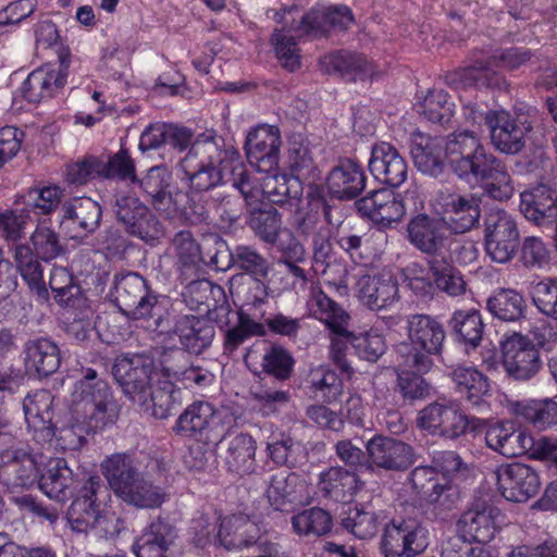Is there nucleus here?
<instances>
[{"label": "nucleus", "instance_id": "f257e3e1", "mask_svg": "<svg viewBox=\"0 0 557 557\" xmlns=\"http://www.w3.org/2000/svg\"><path fill=\"white\" fill-rule=\"evenodd\" d=\"M119 409L107 381L99 377L94 369H86L72 393L69 426L61 430V438L67 446L76 448L85 436L113 425Z\"/></svg>", "mask_w": 557, "mask_h": 557}, {"label": "nucleus", "instance_id": "f03ea898", "mask_svg": "<svg viewBox=\"0 0 557 557\" xmlns=\"http://www.w3.org/2000/svg\"><path fill=\"white\" fill-rule=\"evenodd\" d=\"M183 168L190 185L196 190H212L224 184V174L230 171L233 186L251 177L245 169L239 151L215 135L201 134L184 156Z\"/></svg>", "mask_w": 557, "mask_h": 557}, {"label": "nucleus", "instance_id": "7ed1b4c3", "mask_svg": "<svg viewBox=\"0 0 557 557\" xmlns=\"http://www.w3.org/2000/svg\"><path fill=\"white\" fill-rule=\"evenodd\" d=\"M100 467L114 495L125 504L138 509H157L166 500L165 488L140 472L131 455L112 454Z\"/></svg>", "mask_w": 557, "mask_h": 557}, {"label": "nucleus", "instance_id": "20e7f679", "mask_svg": "<svg viewBox=\"0 0 557 557\" xmlns=\"http://www.w3.org/2000/svg\"><path fill=\"white\" fill-rule=\"evenodd\" d=\"M407 341L396 346V355L406 358L407 366L431 370L433 357L443 351L446 333L441 321L430 314H409L406 318Z\"/></svg>", "mask_w": 557, "mask_h": 557}, {"label": "nucleus", "instance_id": "39448f33", "mask_svg": "<svg viewBox=\"0 0 557 557\" xmlns=\"http://www.w3.org/2000/svg\"><path fill=\"white\" fill-rule=\"evenodd\" d=\"M233 420L211 403L197 400L178 416L176 434L201 442L205 445L220 443L228 433Z\"/></svg>", "mask_w": 557, "mask_h": 557}, {"label": "nucleus", "instance_id": "423d86ee", "mask_svg": "<svg viewBox=\"0 0 557 557\" xmlns=\"http://www.w3.org/2000/svg\"><path fill=\"white\" fill-rule=\"evenodd\" d=\"M485 420L467 416L456 399L438 398L419 411L418 426L430 435L456 440L468 429L478 431Z\"/></svg>", "mask_w": 557, "mask_h": 557}, {"label": "nucleus", "instance_id": "0eeeda50", "mask_svg": "<svg viewBox=\"0 0 557 557\" xmlns=\"http://www.w3.org/2000/svg\"><path fill=\"white\" fill-rule=\"evenodd\" d=\"M112 210L124 231L150 246H157L165 235V228L151 209L136 195L117 193Z\"/></svg>", "mask_w": 557, "mask_h": 557}, {"label": "nucleus", "instance_id": "6e6552de", "mask_svg": "<svg viewBox=\"0 0 557 557\" xmlns=\"http://www.w3.org/2000/svg\"><path fill=\"white\" fill-rule=\"evenodd\" d=\"M110 295L120 311L135 320L150 318L158 304V295L147 280L135 272L116 274Z\"/></svg>", "mask_w": 557, "mask_h": 557}, {"label": "nucleus", "instance_id": "1a4fd4ad", "mask_svg": "<svg viewBox=\"0 0 557 557\" xmlns=\"http://www.w3.org/2000/svg\"><path fill=\"white\" fill-rule=\"evenodd\" d=\"M484 246L487 256L497 263L510 261L520 246L516 219L503 209L491 210L484 220Z\"/></svg>", "mask_w": 557, "mask_h": 557}, {"label": "nucleus", "instance_id": "9d476101", "mask_svg": "<svg viewBox=\"0 0 557 557\" xmlns=\"http://www.w3.org/2000/svg\"><path fill=\"white\" fill-rule=\"evenodd\" d=\"M112 373L124 394L133 403L145 399V391L157 376L153 358L145 354L116 357Z\"/></svg>", "mask_w": 557, "mask_h": 557}, {"label": "nucleus", "instance_id": "9b49d317", "mask_svg": "<svg viewBox=\"0 0 557 557\" xmlns=\"http://www.w3.org/2000/svg\"><path fill=\"white\" fill-rule=\"evenodd\" d=\"M59 67L38 69L33 71L21 87L23 97L32 103H39L59 95L64 88L71 64V52L67 47L57 49Z\"/></svg>", "mask_w": 557, "mask_h": 557}, {"label": "nucleus", "instance_id": "f8f14e48", "mask_svg": "<svg viewBox=\"0 0 557 557\" xmlns=\"http://www.w3.org/2000/svg\"><path fill=\"white\" fill-rule=\"evenodd\" d=\"M502 366L516 381H529L540 371L542 362L534 344L524 335L513 333L500 342Z\"/></svg>", "mask_w": 557, "mask_h": 557}, {"label": "nucleus", "instance_id": "ddd939ff", "mask_svg": "<svg viewBox=\"0 0 557 557\" xmlns=\"http://www.w3.org/2000/svg\"><path fill=\"white\" fill-rule=\"evenodd\" d=\"M428 545L426 531L416 521H392L384 527L381 540L384 557H413Z\"/></svg>", "mask_w": 557, "mask_h": 557}, {"label": "nucleus", "instance_id": "4468645a", "mask_svg": "<svg viewBox=\"0 0 557 557\" xmlns=\"http://www.w3.org/2000/svg\"><path fill=\"white\" fill-rule=\"evenodd\" d=\"M495 474L499 492L510 502H527L541 488L537 471L527 463L516 461L500 465Z\"/></svg>", "mask_w": 557, "mask_h": 557}, {"label": "nucleus", "instance_id": "2eb2a0df", "mask_svg": "<svg viewBox=\"0 0 557 557\" xmlns=\"http://www.w3.org/2000/svg\"><path fill=\"white\" fill-rule=\"evenodd\" d=\"M450 232L444 220L426 213H418L407 224V238L421 253L430 259L440 258L448 245Z\"/></svg>", "mask_w": 557, "mask_h": 557}, {"label": "nucleus", "instance_id": "dca6fc26", "mask_svg": "<svg viewBox=\"0 0 557 557\" xmlns=\"http://www.w3.org/2000/svg\"><path fill=\"white\" fill-rule=\"evenodd\" d=\"M369 467L388 471L407 470L416 460L414 448L391 436L374 435L366 445Z\"/></svg>", "mask_w": 557, "mask_h": 557}, {"label": "nucleus", "instance_id": "f3484780", "mask_svg": "<svg viewBox=\"0 0 557 557\" xmlns=\"http://www.w3.org/2000/svg\"><path fill=\"white\" fill-rule=\"evenodd\" d=\"M281 144V135L276 126H258L248 134L246 139L248 162L258 172H275L280 162Z\"/></svg>", "mask_w": 557, "mask_h": 557}, {"label": "nucleus", "instance_id": "a211bd4d", "mask_svg": "<svg viewBox=\"0 0 557 557\" xmlns=\"http://www.w3.org/2000/svg\"><path fill=\"white\" fill-rule=\"evenodd\" d=\"M490 131L491 143L496 150L506 154L520 152L525 145L528 127L519 123L508 111L490 110L484 115Z\"/></svg>", "mask_w": 557, "mask_h": 557}, {"label": "nucleus", "instance_id": "6ab92c4d", "mask_svg": "<svg viewBox=\"0 0 557 557\" xmlns=\"http://www.w3.org/2000/svg\"><path fill=\"white\" fill-rule=\"evenodd\" d=\"M485 429L484 438L486 446L493 451L507 457L524 455L532 448V437L522 429L517 428L510 420H502L480 426Z\"/></svg>", "mask_w": 557, "mask_h": 557}, {"label": "nucleus", "instance_id": "aec40b11", "mask_svg": "<svg viewBox=\"0 0 557 557\" xmlns=\"http://www.w3.org/2000/svg\"><path fill=\"white\" fill-rule=\"evenodd\" d=\"M220 544L227 550L242 549L258 545L260 554H264L267 542H260L261 528L244 513L224 517L216 535Z\"/></svg>", "mask_w": 557, "mask_h": 557}, {"label": "nucleus", "instance_id": "412c9836", "mask_svg": "<svg viewBox=\"0 0 557 557\" xmlns=\"http://www.w3.org/2000/svg\"><path fill=\"white\" fill-rule=\"evenodd\" d=\"M355 205L361 215L383 226L400 221L406 212L403 199L387 188L373 190Z\"/></svg>", "mask_w": 557, "mask_h": 557}, {"label": "nucleus", "instance_id": "4be33fe9", "mask_svg": "<svg viewBox=\"0 0 557 557\" xmlns=\"http://www.w3.org/2000/svg\"><path fill=\"white\" fill-rule=\"evenodd\" d=\"M520 211L537 225L556 224L557 244V190L547 184H539L520 194Z\"/></svg>", "mask_w": 557, "mask_h": 557}, {"label": "nucleus", "instance_id": "5701e85b", "mask_svg": "<svg viewBox=\"0 0 557 557\" xmlns=\"http://www.w3.org/2000/svg\"><path fill=\"white\" fill-rule=\"evenodd\" d=\"M176 528L162 518L151 521L136 539L133 550L136 557H173Z\"/></svg>", "mask_w": 557, "mask_h": 557}, {"label": "nucleus", "instance_id": "b1692460", "mask_svg": "<svg viewBox=\"0 0 557 557\" xmlns=\"http://www.w3.org/2000/svg\"><path fill=\"white\" fill-rule=\"evenodd\" d=\"M263 278L235 274L230 280L231 295L240 304L238 311L261 320L265 315L263 306L268 304L270 296V288Z\"/></svg>", "mask_w": 557, "mask_h": 557}, {"label": "nucleus", "instance_id": "393cba45", "mask_svg": "<svg viewBox=\"0 0 557 557\" xmlns=\"http://www.w3.org/2000/svg\"><path fill=\"white\" fill-rule=\"evenodd\" d=\"M61 225L71 230V238L85 237L94 233L102 218L101 206L89 197L74 198L62 206Z\"/></svg>", "mask_w": 557, "mask_h": 557}, {"label": "nucleus", "instance_id": "a878e982", "mask_svg": "<svg viewBox=\"0 0 557 557\" xmlns=\"http://www.w3.org/2000/svg\"><path fill=\"white\" fill-rule=\"evenodd\" d=\"M369 170L377 181L394 188L399 187L408 175V165L403 156L385 141L373 146Z\"/></svg>", "mask_w": 557, "mask_h": 557}, {"label": "nucleus", "instance_id": "bb28decb", "mask_svg": "<svg viewBox=\"0 0 557 557\" xmlns=\"http://www.w3.org/2000/svg\"><path fill=\"white\" fill-rule=\"evenodd\" d=\"M326 187L332 197L339 200L357 198L366 187V174L354 159H341L326 176Z\"/></svg>", "mask_w": 557, "mask_h": 557}, {"label": "nucleus", "instance_id": "cd10ccee", "mask_svg": "<svg viewBox=\"0 0 557 557\" xmlns=\"http://www.w3.org/2000/svg\"><path fill=\"white\" fill-rule=\"evenodd\" d=\"M357 289L360 301L371 310L389 308L399 300L398 283L391 273L362 275Z\"/></svg>", "mask_w": 557, "mask_h": 557}, {"label": "nucleus", "instance_id": "c85d7f7f", "mask_svg": "<svg viewBox=\"0 0 557 557\" xmlns=\"http://www.w3.org/2000/svg\"><path fill=\"white\" fill-rule=\"evenodd\" d=\"M317 486L324 498L348 503L363 487V482L355 471L336 466L329 467L319 473Z\"/></svg>", "mask_w": 557, "mask_h": 557}, {"label": "nucleus", "instance_id": "c756f323", "mask_svg": "<svg viewBox=\"0 0 557 557\" xmlns=\"http://www.w3.org/2000/svg\"><path fill=\"white\" fill-rule=\"evenodd\" d=\"M52 403L53 397L46 389L27 395L23 401L27 426L34 432V438L37 442H48L55 434L52 424Z\"/></svg>", "mask_w": 557, "mask_h": 557}, {"label": "nucleus", "instance_id": "7c9ffc66", "mask_svg": "<svg viewBox=\"0 0 557 557\" xmlns=\"http://www.w3.org/2000/svg\"><path fill=\"white\" fill-rule=\"evenodd\" d=\"M306 482L295 472L280 471L273 474L265 490L270 506L278 511H288L302 503Z\"/></svg>", "mask_w": 557, "mask_h": 557}, {"label": "nucleus", "instance_id": "2f4dec72", "mask_svg": "<svg viewBox=\"0 0 557 557\" xmlns=\"http://www.w3.org/2000/svg\"><path fill=\"white\" fill-rule=\"evenodd\" d=\"M171 333L178 337L185 350L199 355L211 345L214 327L200 317L184 314L175 319Z\"/></svg>", "mask_w": 557, "mask_h": 557}, {"label": "nucleus", "instance_id": "473e14b6", "mask_svg": "<svg viewBox=\"0 0 557 557\" xmlns=\"http://www.w3.org/2000/svg\"><path fill=\"white\" fill-rule=\"evenodd\" d=\"M445 223L454 233L462 234L474 227L480 220V200L474 195L449 194L443 205Z\"/></svg>", "mask_w": 557, "mask_h": 557}, {"label": "nucleus", "instance_id": "72a5a7b5", "mask_svg": "<svg viewBox=\"0 0 557 557\" xmlns=\"http://www.w3.org/2000/svg\"><path fill=\"white\" fill-rule=\"evenodd\" d=\"M173 247L177 257V270L185 281H189L188 292L194 293L198 290L203 284L208 282H196L201 267L202 257L200 247L188 231L178 232L173 238Z\"/></svg>", "mask_w": 557, "mask_h": 557}, {"label": "nucleus", "instance_id": "f704fd0d", "mask_svg": "<svg viewBox=\"0 0 557 557\" xmlns=\"http://www.w3.org/2000/svg\"><path fill=\"white\" fill-rule=\"evenodd\" d=\"M498 508L487 505L482 509H471L462 515L458 522L459 532L465 539L480 544L488 543L497 531Z\"/></svg>", "mask_w": 557, "mask_h": 557}, {"label": "nucleus", "instance_id": "c9c22d12", "mask_svg": "<svg viewBox=\"0 0 557 557\" xmlns=\"http://www.w3.org/2000/svg\"><path fill=\"white\" fill-rule=\"evenodd\" d=\"M449 376L455 384V389L472 407H480L485 403V398L491 395V384L488 377L471 366H457Z\"/></svg>", "mask_w": 557, "mask_h": 557}, {"label": "nucleus", "instance_id": "e433bc0d", "mask_svg": "<svg viewBox=\"0 0 557 557\" xmlns=\"http://www.w3.org/2000/svg\"><path fill=\"white\" fill-rule=\"evenodd\" d=\"M508 408L539 431L557 426V401L552 398L509 401Z\"/></svg>", "mask_w": 557, "mask_h": 557}, {"label": "nucleus", "instance_id": "4c0bfd02", "mask_svg": "<svg viewBox=\"0 0 557 557\" xmlns=\"http://www.w3.org/2000/svg\"><path fill=\"white\" fill-rule=\"evenodd\" d=\"M443 140L421 133L411 137L410 154L416 168L424 174L438 176L443 173L444 159Z\"/></svg>", "mask_w": 557, "mask_h": 557}, {"label": "nucleus", "instance_id": "58836bf2", "mask_svg": "<svg viewBox=\"0 0 557 557\" xmlns=\"http://www.w3.org/2000/svg\"><path fill=\"white\" fill-rule=\"evenodd\" d=\"M172 173L163 165L150 168L143 178L137 180L140 189L149 198L156 211L170 213L173 205Z\"/></svg>", "mask_w": 557, "mask_h": 557}, {"label": "nucleus", "instance_id": "ea45409f", "mask_svg": "<svg viewBox=\"0 0 557 557\" xmlns=\"http://www.w3.org/2000/svg\"><path fill=\"white\" fill-rule=\"evenodd\" d=\"M25 366L39 376L53 374L61 364L60 349L49 338L29 339L24 346Z\"/></svg>", "mask_w": 557, "mask_h": 557}, {"label": "nucleus", "instance_id": "a19ab883", "mask_svg": "<svg viewBox=\"0 0 557 557\" xmlns=\"http://www.w3.org/2000/svg\"><path fill=\"white\" fill-rule=\"evenodd\" d=\"M307 307L312 317L322 321L333 334H343L348 320L346 311L319 286L310 289Z\"/></svg>", "mask_w": 557, "mask_h": 557}, {"label": "nucleus", "instance_id": "79ce46f5", "mask_svg": "<svg viewBox=\"0 0 557 557\" xmlns=\"http://www.w3.org/2000/svg\"><path fill=\"white\" fill-rule=\"evenodd\" d=\"M40 490L51 499L64 502L73 495L74 475L65 459L51 461L39 478Z\"/></svg>", "mask_w": 557, "mask_h": 557}, {"label": "nucleus", "instance_id": "37998d69", "mask_svg": "<svg viewBox=\"0 0 557 557\" xmlns=\"http://www.w3.org/2000/svg\"><path fill=\"white\" fill-rule=\"evenodd\" d=\"M321 63L329 73L347 81L364 79L373 73V65L362 54L349 51H336L325 55Z\"/></svg>", "mask_w": 557, "mask_h": 557}, {"label": "nucleus", "instance_id": "c03bdc74", "mask_svg": "<svg viewBox=\"0 0 557 557\" xmlns=\"http://www.w3.org/2000/svg\"><path fill=\"white\" fill-rule=\"evenodd\" d=\"M14 261L16 270L23 281L27 284L30 292L39 298H48V289L44 277V268L41 260L34 253L27 244H18L14 247Z\"/></svg>", "mask_w": 557, "mask_h": 557}, {"label": "nucleus", "instance_id": "a18cd8bd", "mask_svg": "<svg viewBox=\"0 0 557 557\" xmlns=\"http://www.w3.org/2000/svg\"><path fill=\"white\" fill-rule=\"evenodd\" d=\"M474 183L481 184L484 195L496 201H507L515 194L513 180L508 168L496 156Z\"/></svg>", "mask_w": 557, "mask_h": 557}, {"label": "nucleus", "instance_id": "49530a36", "mask_svg": "<svg viewBox=\"0 0 557 557\" xmlns=\"http://www.w3.org/2000/svg\"><path fill=\"white\" fill-rule=\"evenodd\" d=\"M256 441L247 433L236 434L227 444L225 465L230 472L249 474L256 468Z\"/></svg>", "mask_w": 557, "mask_h": 557}, {"label": "nucleus", "instance_id": "de8ad7c7", "mask_svg": "<svg viewBox=\"0 0 557 557\" xmlns=\"http://www.w3.org/2000/svg\"><path fill=\"white\" fill-rule=\"evenodd\" d=\"M490 313L505 322H516L525 318L527 301L522 294L512 288L496 289L486 301Z\"/></svg>", "mask_w": 557, "mask_h": 557}, {"label": "nucleus", "instance_id": "09e8293b", "mask_svg": "<svg viewBox=\"0 0 557 557\" xmlns=\"http://www.w3.org/2000/svg\"><path fill=\"white\" fill-rule=\"evenodd\" d=\"M8 461L2 462L1 478L8 486L12 487H29L38 479V466L34 456L22 450Z\"/></svg>", "mask_w": 557, "mask_h": 557}, {"label": "nucleus", "instance_id": "8fccbe9b", "mask_svg": "<svg viewBox=\"0 0 557 557\" xmlns=\"http://www.w3.org/2000/svg\"><path fill=\"white\" fill-rule=\"evenodd\" d=\"M383 512H376L364 507L349 506L342 513V527L358 539L373 537L384 521Z\"/></svg>", "mask_w": 557, "mask_h": 557}, {"label": "nucleus", "instance_id": "3c124183", "mask_svg": "<svg viewBox=\"0 0 557 557\" xmlns=\"http://www.w3.org/2000/svg\"><path fill=\"white\" fill-rule=\"evenodd\" d=\"M406 358L403 356L395 357V371L397 373V386L404 398L416 400L424 398L430 393V385L422 377V374L430 370H422L418 367L407 366Z\"/></svg>", "mask_w": 557, "mask_h": 557}, {"label": "nucleus", "instance_id": "603ef678", "mask_svg": "<svg viewBox=\"0 0 557 557\" xmlns=\"http://www.w3.org/2000/svg\"><path fill=\"white\" fill-rule=\"evenodd\" d=\"M261 183V190L270 202L285 205L289 200H298L302 194V186L297 177L278 173H265Z\"/></svg>", "mask_w": 557, "mask_h": 557}, {"label": "nucleus", "instance_id": "864d4df0", "mask_svg": "<svg viewBox=\"0 0 557 557\" xmlns=\"http://www.w3.org/2000/svg\"><path fill=\"white\" fill-rule=\"evenodd\" d=\"M447 85L455 89L468 87H492L498 84L497 74L491 69V64L478 63L472 66L458 69L445 76Z\"/></svg>", "mask_w": 557, "mask_h": 557}, {"label": "nucleus", "instance_id": "5fc2aeb1", "mask_svg": "<svg viewBox=\"0 0 557 557\" xmlns=\"http://www.w3.org/2000/svg\"><path fill=\"white\" fill-rule=\"evenodd\" d=\"M432 280L436 287L450 297H458L466 293L467 283L463 275L449 260L434 258L428 261Z\"/></svg>", "mask_w": 557, "mask_h": 557}, {"label": "nucleus", "instance_id": "6e6d98bb", "mask_svg": "<svg viewBox=\"0 0 557 557\" xmlns=\"http://www.w3.org/2000/svg\"><path fill=\"white\" fill-rule=\"evenodd\" d=\"M448 324L453 333L465 344L475 348L481 343L484 324L478 310H457Z\"/></svg>", "mask_w": 557, "mask_h": 557}, {"label": "nucleus", "instance_id": "4d7b16f0", "mask_svg": "<svg viewBox=\"0 0 557 557\" xmlns=\"http://www.w3.org/2000/svg\"><path fill=\"white\" fill-rule=\"evenodd\" d=\"M248 225L260 240L275 245L282 231V214L273 207L255 209L250 212Z\"/></svg>", "mask_w": 557, "mask_h": 557}, {"label": "nucleus", "instance_id": "13d9d810", "mask_svg": "<svg viewBox=\"0 0 557 557\" xmlns=\"http://www.w3.org/2000/svg\"><path fill=\"white\" fill-rule=\"evenodd\" d=\"M494 158L495 156L482 146L476 152L472 151V153L462 154L457 160L449 163L448 166L459 180L471 184L482 176Z\"/></svg>", "mask_w": 557, "mask_h": 557}, {"label": "nucleus", "instance_id": "bf43d9fd", "mask_svg": "<svg viewBox=\"0 0 557 557\" xmlns=\"http://www.w3.org/2000/svg\"><path fill=\"white\" fill-rule=\"evenodd\" d=\"M292 527L301 536H322L331 531L332 517L326 510L312 507L293 516Z\"/></svg>", "mask_w": 557, "mask_h": 557}, {"label": "nucleus", "instance_id": "052dcab7", "mask_svg": "<svg viewBox=\"0 0 557 557\" xmlns=\"http://www.w3.org/2000/svg\"><path fill=\"white\" fill-rule=\"evenodd\" d=\"M233 267L243 271L248 276L268 277L271 272V263L255 247L237 245L230 252Z\"/></svg>", "mask_w": 557, "mask_h": 557}, {"label": "nucleus", "instance_id": "680f3d73", "mask_svg": "<svg viewBox=\"0 0 557 557\" xmlns=\"http://www.w3.org/2000/svg\"><path fill=\"white\" fill-rule=\"evenodd\" d=\"M418 112L428 121L444 125L454 116L455 103L444 89H431L419 103Z\"/></svg>", "mask_w": 557, "mask_h": 557}, {"label": "nucleus", "instance_id": "e2e57ef3", "mask_svg": "<svg viewBox=\"0 0 557 557\" xmlns=\"http://www.w3.org/2000/svg\"><path fill=\"white\" fill-rule=\"evenodd\" d=\"M184 157L177 164L181 181L188 186L187 203L184 207V215L193 224L208 222L212 212V200L206 195L208 190H196L191 187L188 175L183 168Z\"/></svg>", "mask_w": 557, "mask_h": 557}, {"label": "nucleus", "instance_id": "0e129e2a", "mask_svg": "<svg viewBox=\"0 0 557 557\" xmlns=\"http://www.w3.org/2000/svg\"><path fill=\"white\" fill-rule=\"evenodd\" d=\"M29 240L32 249L41 261L49 262L66 251L59 233L46 224H38L32 233Z\"/></svg>", "mask_w": 557, "mask_h": 557}, {"label": "nucleus", "instance_id": "69168bd1", "mask_svg": "<svg viewBox=\"0 0 557 557\" xmlns=\"http://www.w3.org/2000/svg\"><path fill=\"white\" fill-rule=\"evenodd\" d=\"M237 324L227 330L224 337V346L230 351L237 349L248 338L252 336H263L267 333L264 324L261 323V319L239 311H237Z\"/></svg>", "mask_w": 557, "mask_h": 557}, {"label": "nucleus", "instance_id": "338daca9", "mask_svg": "<svg viewBox=\"0 0 557 557\" xmlns=\"http://www.w3.org/2000/svg\"><path fill=\"white\" fill-rule=\"evenodd\" d=\"M483 144L476 133L468 129L456 131L443 141L444 158L447 164L454 162L462 154L476 152Z\"/></svg>", "mask_w": 557, "mask_h": 557}, {"label": "nucleus", "instance_id": "774afa93", "mask_svg": "<svg viewBox=\"0 0 557 557\" xmlns=\"http://www.w3.org/2000/svg\"><path fill=\"white\" fill-rule=\"evenodd\" d=\"M531 299L541 314L557 321V280L544 278L534 284Z\"/></svg>", "mask_w": 557, "mask_h": 557}]
</instances>
